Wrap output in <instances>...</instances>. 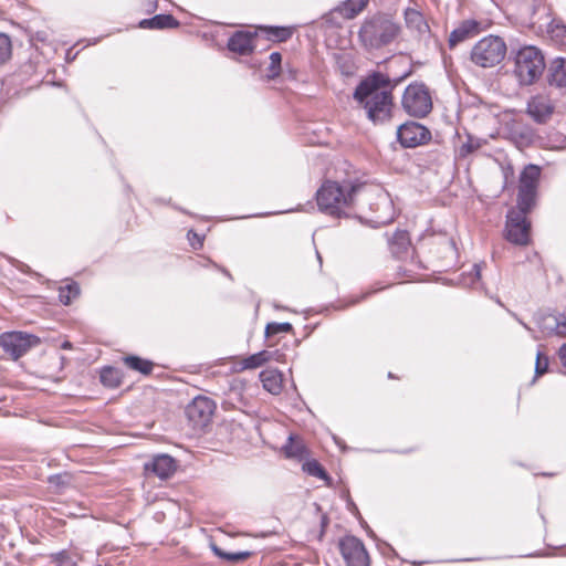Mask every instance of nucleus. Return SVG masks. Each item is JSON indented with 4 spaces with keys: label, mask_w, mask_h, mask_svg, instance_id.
<instances>
[{
    "label": "nucleus",
    "mask_w": 566,
    "mask_h": 566,
    "mask_svg": "<svg viewBox=\"0 0 566 566\" xmlns=\"http://www.w3.org/2000/svg\"><path fill=\"white\" fill-rule=\"evenodd\" d=\"M143 6L145 8L146 13H153L158 8V1L157 0H143Z\"/></svg>",
    "instance_id": "37998d69"
},
{
    "label": "nucleus",
    "mask_w": 566,
    "mask_h": 566,
    "mask_svg": "<svg viewBox=\"0 0 566 566\" xmlns=\"http://www.w3.org/2000/svg\"><path fill=\"white\" fill-rule=\"evenodd\" d=\"M545 59L541 50L533 45L521 48L514 57V74L521 85H532L545 70Z\"/></svg>",
    "instance_id": "20e7f679"
},
{
    "label": "nucleus",
    "mask_w": 566,
    "mask_h": 566,
    "mask_svg": "<svg viewBox=\"0 0 566 566\" xmlns=\"http://www.w3.org/2000/svg\"><path fill=\"white\" fill-rule=\"evenodd\" d=\"M403 109L413 117H424L432 109L431 96L423 84H410L406 87L402 101Z\"/></svg>",
    "instance_id": "423d86ee"
},
{
    "label": "nucleus",
    "mask_w": 566,
    "mask_h": 566,
    "mask_svg": "<svg viewBox=\"0 0 566 566\" xmlns=\"http://www.w3.org/2000/svg\"><path fill=\"white\" fill-rule=\"evenodd\" d=\"M187 237L193 249H200L202 247V238L193 230H189Z\"/></svg>",
    "instance_id": "79ce46f5"
},
{
    "label": "nucleus",
    "mask_w": 566,
    "mask_h": 566,
    "mask_svg": "<svg viewBox=\"0 0 566 566\" xmlns=\"http://www.w3.org/2000/svg\"><path fill=\"white\" fill-rule=\"evenodd\" d=\"M145 471L155 474L160 480L169 479L177 469L176 460L168 454H157L146 462Z\"/></svg>",
    "instance_id": "4468645a"
},
{
    "label": "nucleus",
    "mask_w": 566,
    "mask_h": 566,
    "mask_svg": "<svg viewBox=\"0 0 566 566\" xmlns=\"http://www.w3.org/2000/svg\"><path fill=\"white\" fill-rule=\"evenodd\" d=\"M541 169L536 165H527L520 175V190L536 191L539 184Z\"/></svg>",
    "instance_id": "4be33fe9"
},
{
    "label": "nucleus",
    "mask_w": 566,
    "mask_h": 566,
    "mask_svg": "<svg viewBox=\"0 0 566 566\" xmlns=\"http://www.w3.org/2000/svg\"><path fill=\"white\" fill-rule=\"evenodd\" d=\"M338 546L346 566H369V555L359 538L347 535L339 541Z\"/></svg>",
    "instance_id": "9d476101"
},
{
    "label": "nucleus",
    "mask_w": 566,
    "mask_h": 566,
    "mask_svg": "<svg viewBox=\"0 0 566 566\" xmlns=\"http://www.w3.org/2000/svg\"><path fill=\"white\" fill-rule=\"evenodd\" d=\"M504 238L515 245L525 247L531 242V221L515 209L506 213Z\"/></svg>",
    "instance_id": "0eeeda50"
},
{
    "label": "nucleus",
    "mask_w": 566,
    "mask_h": 566,
    "mask_svg": "<svg viewBox=\"0 0 566 566\" xmlns=\"http://www.w3.org/2000/svg\"><path fill=\"white\" fill-rule=\"evenodd\" d=\"M256 32L235 31L228 40L227 48L239 55H250L254 50Z\"/></svg>",
    "instance_id": "2eb2a0df"
},
{
    "label": "nucleus",
    "mask_w": 566,
    "mask_h": 566,
    "mask_svg": "<svg viewBox=\"0 0 566 566\" xmlns=\"http://www.w3.org/2000/svg\"><path fill=\"white\" fill-rule=\"evenodd\" d=\"M317 259L319 260V262H322V258L318 253H317Z\"/></svg>",
    "instance_id": "5fc2aeb1"
},
{
    "label": "nucleus",
    "mask_w": 566,
    "mask_h": 566,
    "mask_svg": "<svg viewBox=\"0 0 566 566\" xmlns=\"http://www.w3.org/2000/svg\"><path fill=\"white\" fill-rule=\"evenodd\" d=\"M554 107L545 96H533L527 103L528 115L537 123H545L553 114Z\"/></svg>",
    "instance_id": "dca6fc26"
},
{
    "label": "nucleus",
    "mask_w": 566,
    "mask_h": 566,
    "mask_svg": "<svg viewBox=\"0 0 566 566\" xmlns=\"http://www.w3.org/2000/svg\"><path fill=\"white\" fill-rule=\"evenodd\" d=\"M490 23L484 20L468 19L459 23V25L449 35V46L452 49L461 42L472 39L485 31Z\"/></svg>",
    "instance_id": "f8f14e48"
},
{
    "label": "nucleus",
    "mask_w": 566,
    "mask_h": 566,
    "mask_svg": "<svg viewBox=\"0 0 566 566\" xmlns=\"http://www.w3.org/2000/svg\"><path fill=\"white\" fill-rule=\"evenodd\" d=\"M509 139L518 148L524 149L533 145L536 138L532 126L520 120H513L506 125Z\"/></svg>",
    "instance_id": "ddd939ff"
},
{
    "label": "nucleus",
    "mask_w": 566,
    "mask_h": 566,
    "mask_svg": "<svg viewBox=\"0 0 566 566\" xmlns=\"http://www.w3.org/2000/svg\"><path fill=\"white\" fill-rule=\"evenodd\" d=\"M282 55L280 52H272L270 54L269 77L274 78L281 71Z\"/></svg>",
    "instance_id": "4c0bfd02"
},
{
    "label": "nucleus",
    "mask_w": 566,
    "mask_h": 566,
    "mask_svg": "<svg viewBox=\"0 0 566 566\" xmlns=\"http://www.w3.org/2000/svg\"><path fill=\"white\" fill-rule=\"evenodd\" d=\"M432 243L438 247L437 253L440 259L452 261L458 255L455 242L452 238L440 234L432 237Z\"/></svg>",
    "instance_id": "b1692460"
},
{
    "label": "nucleus",
    "mask_w": 566,
    "mask_h": 566,
    "mask_svg": "<svg viewBox=\"0 0 566 566\" xmlns=\"http://www.w3.org/2000/svg\"><path fill=\"white\" fill-rule=\"evenodd\" d=\"M363 186L360 182L352 181H324L315 195L318 210L334 218L348 217V210Z\"/></svg>",
    "instance_id": "f03ea898"
},
{
    "label": "nucleus",
    "mask_w": 566,
    "mask_h": 566,
    "mask_svg": "<svg viewBox=\"0 0 566 566\" xmlns=\"http://www.w3.org/2000/svg\"><path fill=\"white\" fill-rule=\"evenodd\" d=\"M256 357H259L260 364L263 365L270 360H272V354H270L269 349L261 350L255 353Z\"/></svg>",
    "instance_id": "c03bdc74"
},
{
    "label": "nucleus",
    "mask_w": 566,
    "mask_h": 566,
    "mask_svg": "<svg viewBox=\"0 0 566 566\" xmlns=\"http://www.w3.org/2000/svg\"><path fill=\"white\" fill-rule=\"evenodd\" d=\"M403 17L406 27L411 32H416L418 36L422 38L430 33L429 24L420 11L413 8H407L405 10Z\"/></svg>",
    "instance_id": "a211bd4d"
},
{
    "label": "nucleus",
    "mask_w": 566,
    "mask_h": 566,
    "mask_svg": "<svg viewBox=\"0 0 566 566\" xmlns=\"http://www.w3.org/2000/svg\"><path fill=\"white\" fill-rule=\"evenodd\" d=\"M558 356L562 361V365L566 367V343L562 345V347L559 348Z\"/></svg>",
    "instance_id": "49530a36"
},
{
    "label": "nucleus",
    "mask_w": 566,
    "mask_h": 566,
    "mask_svg": "<svg viewBox=\"0 0 566 566\" xmlns=\"http://www.w3.org/2000/svg\"><path fill=\"white\" fill-rule=\"evenodd\" d=\"M559 336L566 337V322L562 323Z\"/></svg>",
    "instance_id": "603ef678"
},
{
    "label": "nucleus",
    "mask_w": 566,
    "mask_h": 566,
    "mask_svg": "<svg viewBox=\"0 0 566 566\" xmlns=\"http://www.w3.org/2000/svg\"><path fill=\"white\" fill-rule=\"evenodd\" d=\"M506 43L497 35H488L479 40L471 50V61L481 67H493L506 55Z\"/></svg>",
    "instance_id": "39448f33"
},
{
    "label": "nucleus",
    "mask_w": 566,
    "mask_h": 566,
    "mask_svg": "<svg viewBox=\"0 0 566 566\" xmlns=\"http://www.w3.org/2000/svg\"><path fill=\"white\" fill-rule=\"evenodd\" d=\"M518 322H520V324H522V326H523L526 331H528V332L531 333V335H532V337H533L534 339H538V336H537V335H535L534 329H532L527 324H525V323H524V322H522L521 319H518Z\"/></svg>",
    "instance_id": "8fccbe9b"
},
{
    "label": "nucleus",
    "mask_w": 566,
    "mask_h": 566,
    "mask_svg": "<svg viewBox=\"0 0 566 566\" xmlns=\"http://www.w3.org/2000/svg\"><path fill=\"white\" fill-rule=\"evenodd\" d=\"M388 245L391 254L400 260L406 259L410 252V238L406 230H396L394 234L388 238Z\"/></svg>",
    "instance_id": "f3484780"
},
{
    "label": "nucleus",
    "mask_w": 566,
    "mask_h": 566,
    "mask_svg": "<svg viewBox=\"0 0 566 566\" xmlns=\"http://www.w3.org/2000/svg\"><path fill=\"white\" fill-rule=\"evenodd\" d=\"M123 363L132 370L148 376L154 369V363L149 359L142 358L136 355H127L123 357Z\"/></svg>",
    "instance_id": "bb28decb"
},
{
    "label": "nucleus",
    "mask_w": 566,
    "mask_h": 566,
    "mask_svg": "<svg viewBox=\"0 0 566 566\" xmlns=\"http://www.w3.org/2000/svg\"><path fill=\"white\" fill-rule=\"evenodd\" d=\"M481 147V143L479 139L472 137V136H468V139L465 143H463L460 147H459V156L460 157H467L469 156L470 154L474 153L475 150H478L479 148Z\"/></svg>",
    "instance_id": "c9c22d12"
},
{
    "label": "nucleus",
    "mask_w": 566,
    "mask_h": 566,
    "mask_svg": "<svg viewBox=\"0 0 566 566\" xmlns=\"http://www.w3.org/2000/svg\"><path fill=\"white\" fill-rule=\"evenodd\" d=\"M368 0H346L344 2L345 15L349 19L360 13L367 6Z\"/></svg>",
    "instance_id": "473e14b6"
},
{
    "label": "nucleus",
    "mask_w": 566,
    "mask_h": 566,
    "mask_svg": "<svg viewBox=\"0 0 566 566\" xmlns=\"http://www.w3.org/2000/svg\"><path fill=\"white\" fill-rule=\"evenodd\" d=\"M259 357H256L255 354L250 355L249 357L244 358L242 361V368L243 369H254L258 367H261Z\"/></svg>",
    "instance_id": "a19ab883"
},
{
    "label": "nucleus",
    "mask_w": 566,
    "mask_h": 566,
    "mask_svg": "<svg viewBox=\"0 0 566 566\" xmlns=\"http://www.w3.org/2000/svg\"><path fill=\"white\" fill-rule=\"evenodd\" d=\"M50 559L54 566H77L72 555L65 549L52 553Z\"/></svg>",
    "instance_id": "2f4dec72"
},
{
    "label": "nucleus",
    "mask_w": 566,
    "mask_h": 566,
    "mask_svg": "<svg viewBox=\"0 0 566 566\" xmlns=\"http://www.w3.org/2000/svg\"><path fill=\"white\" fill-rule=\"evenodd\" d=\"M547 81L552 86L566 87V59L557 57L551 63Z\"/></svg>",
    "instance_id": "5701e85b"
},
{
    "label": "nucleus",
    "mask_w": 566,
    "mask_h": 566,
    "mask_svg": "<svg viewBox=\"0 0 566 566\" xmlns=\"http://www.w3.org/2000/svg\"><path fill=\"white\" fill-rule=\"evenodd\" d=\"M547 31L553 38L563 39L566 35V25L560 21L552 20Z\"/></svg>",
    "instance_id": "ea45409f"
},
{
    "label": "nucleus",
    "mask_w": 566,
    "mask_h": 566,
    "mask_svg": "<svg viewBox=\"0 0 566 566\" xmlns=\"http://www.w3.org/2000/svg\"><path fill=\"white\" fill-rule=\"evenodd\" d=\"M536 191H527V190H520L517 192V200H516V207L515 212H521L524 216L527 217V214L531 212L533 207L536 203Z\"/></svg>",
    "instance_id": "cd10ccee"
},
{
    "label": "nucleus",
    "mask_w": 566,
    "mask_h": 566,
    "mask_svg": "<svg viewBox=\"0 0 566 566\" xmlns=\"http://www.w3.org/2000/svg\"><path fill=\"white\" fill-rule=\"evenodd\" d=\"M355 303H357V300H353V301H350V302H349V303H347V304H342V305L335 306V308H336V310H342V308H345V307H347L348 305H352V304H355Z\"/></svg>",
    "instance_id": "3c124183"
},
{
    "label": "nucleus",
    "mask_w": 566,
    "mask_h": 566,
    "mask_svg": "<svg viewBox=\"0 0 566 566\" xmlns=\"http://www.w3.org/2000/svg\"><path fill=\"white\" fill-rule=\"evenodd\" d=\"M471 283H474L475 281L480 280L481 277V265L474 264L471 273Z\"/></svg>",
    "instance_id": "a18cd8bd"
},
{
    "label": "nucleus",
    "mask_w": 566,
    "mask_h": 566,
    "mask_svg": "<svg viewBox=\"0 0 566 566\" xmlns=\"http://www.w3.org/2000/svg\"><path fill=\"white\" fill-rule=\"evenodd\" d=\"M124 373L116 367L105 366L101 369L99 380L107 388H117L122 385Z\"/></svg>",
    "instance_id": "a878e982"
},
{
    "label": "nucleus",
    "mask_w": 566,
    "mask_h": 566,
    "mask_svg": "<svg viewBox=\"0 0 566 566\" xmlns=\"http://www.w3.org/2000/svg\"><path fill=\"white\" fill-rule=\"evenodd\" d=\"M270 354H272V360H275V361H280L282 359V357L284 356V354L280 353V350L277 349H274V350H270Z\"/></svg>",
    "instance_id": "09e8293b"
},
{
    "label": "nucleus",
    "mask_w": 566,
    "mask_h": 566,
    "mask_svg": "<svg viewBox=\"0 0 566 566\" xmlns=\"http://www.w3.org/2000/svg\"><path fill=\"white\" fill-rule=\"evenodd\" d=\"M40 338L24 332H4L0 335V347L13 360L22 357L30 348L38 345Z\"/></svg>",
    "instance_id": "6e6552de"
},
{
    "label": "nucleus",
    "mask_w": 566,
    "mask_h": 566,
    "mask_svg": "<svg viewBox=\"0 0 566 566\" xmlns=\"http://www.w3.org/2000/svg\"><path fill=\"white\" fill-rule=\"evenodd\" d=\"M390 80L380 72H374L363 80L355 88L353 97L366 111L367 118L374 124H382L391 116L392 94L381 90Z\"/></svg>",
    "instance_id": "f257e3e1"
},
{
    "label": "nucleus",
    "mask_w": 566,
    "mask_h": 566,
    "mask_svg": "<svg viewBox=\"0 0 566 566\" xmlns=\"http://www.w3.org/2000/svg\"><path fill=\"white\" fill-rule=\"evenodd\" d=\"M223 273L227 275V276H231L230 273L227 271V270H223Z\"/></svg>",
    "instance_id": "864d4df0"
},
{
    "label": "nucleus",
    "mask_w": 566,
    "mask_h": 566,
    "mask_svg": "<svg viewBox=\"0 0 566 566\" xmlns=\"http://www.w3.org/2000/svg\"><path fill=\"white\" fill-rule=\"evenodd\" d=\"M282 450L286 458L295 459L298 461L305 460L310 454V451L303 439L300 436L293 433L289 436L286 443L282 447Z\"/></svg>",
    "instance_id": "6ab92c4d"
},
{
    "label": "nucleus",
    "mask_w": 566,
    "mask_h": 566,
    "mask_svg": "<svg viewBox=\"0 0 566 566\" xmlns=\"http://www.w3.org/2000/svg\"><path fill=\"white\" fill-rule=\"evenodd\" d=\"M291 332H293V326H292V324H290L287 322H284V323L272 322V323H268L265 326V337L266 338H271L274 335L280 334V333H291Z\"/></svg>",
    "instance_id": "72a5a7b5"
},
{
    "label": "nucleus",
    "mask_w": 566,
    "mask_h": 566,
    "mask_svg": "<svg viewBox=\"0 0 566 566\" xmlns=\"http://www.w3.org/2000/svg\"><path fill=\"white\" fill-rule=\"evenodd\" d=\"M80 295V286L76 282L69 283L59 289V300L62 304L69 305Z\"/></svg>",
    "instance_id": "c756f323"
},
{
    "label": "nucleus",
    "mask_w": 566,
    "mask_h": 566,
    "mask_svg": "<svg viewBox=\"0 0 566 566\" xmlns=\"http://www.w3.org/2000/svg\"><path fill=\"white\" fill-rule=\"evenodd\" d=\"M216 410L212 399L205 396H197L187 405L185 413L193 429H202L210 421Z\"/></svg>",
    "instance_id": "1a4fd4ad"
},
{
    "label": "nucleus",
    "mask_w": 566,
    "mask_h": 566,
    "mask_svg": "<svg viewBox=\"0 0 566 566\" xmlns=\"http://www.w3.org/2000/svg\"><path fill=\"white\" fill-rule=\"evenodd\" d=\"M263 30L268 39L275 42H285L293 34L292 29L286 27H265Z\"/></svg>",
    "instance_id": "c85d7f7f"
},
{
    "label": "nucleus",
    "mask_w": 566,
    "mask_h": 566,
    "mask_svg": "<svg viewBox=\"0 0 566 566\" xmlns=\"http://www.w3.org/2000/svg\"><path fill=\"white\" fill-rule=\"evenodd\" d=\"M263 388L272 395H279L283 387V376L275 369L263 370L260 374Z\"/></svg>",
    "instance_id": "393cba45"
},
{
    "label": "nucleus",
    "mask_w": 566,
    "mask_h": 566,
    "mask_svg": "<svg viewBox=\"0 0 566 566\" xmlns=\"http://www.w3.org/2000/svg\"><path fill=\"white\" fill-rule=\"evenodd\" d=\"M303 470L311 476H316L325 481L329 479L325 469L316 460H306L303 463Z\"/></svg>",
    "instance_id": "7c9ffc66"
},
{
    "label": "nucleus",
    "mask_w": 566,
    "mask_h": 566,
    "mask_svg": "<svg viewBox=\"0 0 566 566\" xmlns=\"http://www.w3.org/2000/svg\"><path fill=\"white\" fill-rule=\"evenodd\" d=\"M534 321L544 335H552L555 333L559 336L563 322L559 321V317L556 315L545 312H537L534 315Z\"/></svg>",
    "instance_id": "aec40b11"
},
{
    "label": "nucleus",
    "mask_w": 566,
    "mask_h": 566,
    "mask_svg": "<svg viewBox=\"0 0 566 566\" xmlns=\"http://www.w3.org/2000/svg\"><path fill=\"white\" fill-rule=\"evenodd\" d=\"M213 552L219 557L227 559L229 562H241L248 559L252 553L248 551L237 552V553H226L221 548L213 546Z\"/></svg>",
    "instance_id": "f704fd0d"
},
{
    "label": "nucleus",
    "mask_w": 566,
    "mask_h": 566,
    "mask_svg": "<svg viewBox=\"0 0 566 566\" xmlns=\"http://www.w3.org/2000/svg\"><path fill=\"white\" fill-rule=\"evenodd\" d=\"M397 138L405 148H415L427 144L431 139V133L417 122H406L398 127Z\"/></svg>",
    "instance_id": "9b49d317"
},
{
    "label": "nucleus",
    "mask_w": 566,
    "mask_h": 566,
    "mask_svg": "<svg viewBox=\"0 0 566 566\" xmlns=\"http://www.w3.org/2000/svg\"><path fill=\"white\" fill-rule=\"evenodd\" d=\"M549 360L539 349L536 353L535 376H542L548 370Z\"/></svg>",
    "instance_id": "58836bf2"
},
{
    "label": "nucleus",
    "mask_w": 566,
    "mask_h": 566,
    "mask_svg": "<svg viewBox=\"0 0 566 566\" xmlns=\"http://www.w3.org/2000/svg\"><path fill=\"white\" fill-rule=\"evenodd\" d=\"M328 522H329V520H328L327 515L323 514L321 516V527H322V530H321V537L324 535L325 528L327 527Z\"/></svg>",
    "instance_id": "de8ad7c7"
},
{
    "label": "nucleus",
    "mask_w": 566,
    "mask_h": 566,
    "mask_svg": "<svg viewBox=\"0 0 566 566\" xmlns=\"http://www.w3.org/2000/svg\"><path fill=\"white\" fill-rule=\"evenodd\" d=\"M401 25L386 13L366 17L358 31V40L366 51L380 50L400 34Z\"/></svg>",
    "instance_id": "7ed1b4c3"
},
{
    "label": "nucleus",
    "mask_w": 566,
    "mask_h": 566,
    "mask_svg": "<svg viewBox=\"0 0 566 566\" xmlns=\"http://www.w3.org/2000/svg\"><path fill=\"white\" fill-rule=\"evenodd\" d=\"M179 24V21L171 14H156L151 18L139 21L138 27L140 29L163 30L178 28Z\"/></svg>",
    "instance_id": "412c9836"
},
{
    "label": "nucleus",
    "mask_w": 566,
    "mask_h": 566,
    "mask_svg": "<svg viewBox=\"0 0 566 566\" xmlns=\"http://www.w3.org/2000/svg\"><path fill=\"white\" fill-rule=\"evenodd\" d=\"M11 41L10 38L0 33V64L4 63L11 55Z\"/></svg>",
    "instance_id": "e433bc0d"
}]
</instances>
